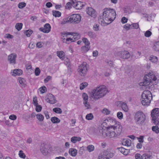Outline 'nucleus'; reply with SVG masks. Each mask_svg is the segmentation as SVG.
Returning <instances> with one entry per match:
<instances>
[{
  "label": "nucleus",
  "instance_id": "obj_1",
  "mask_svg": "<svg viewBox=\"0 0 159 159\" xmlns=\"http://www.w3.org/2000/svg\"><path fill=\"white\" fill-rule=\"evenodd\" d=\"M102 124L103 126H107L105 127L107 128V131H113L116 134L114 138L120 135L122 132V126L113 118H107L103 121Z\"/></svg>",
  "mask_w": 159,
  "mask_h": 159
},
{
  "label": "nucleus",
  "instance_id": "obj_2",
  "mask_svg": "<svg viewBox=\"0 0 159 159\" xmlns=\"http://www.w3.org/2000/svg\"><path fill=\"white\" fill-rule=\"evenodd\" d=\"M116 14L115 10L110 8H106L103 9L102 16H100V19H102L104 22L107 25L111 23L115 19Z\"/></svg>",
  "mask_w": 159,
  "mask_h": 159
},
{
  "label": "nucleus",
  "instance_id": "obj_3",
  "mask_svg": "<svg viewBox=\"0 0 159 159\" xmlns=\"http://www.w3.org/2000/svg\"><path fill=\"white\" fill-rule=\"evenodd\" d=\"M108 92L106 86L102 85L93 89L90 94V97L94 99H98L103 97Z\"/></svg>",
  "mask_w": 159,
  "mask_h": 159
},
{
  "label": "nucleus",
  "instance_id": "obj_4",
  "mask_svg": "<svg viewBox=\"0 0 159 159\" xmlns=\"http://www.w3.org/2000/svg\"><path fill=\"white\" fill-rule=\"evenodd\" d=\"M152 99L151 92L148 90H145L141 95V103L143 105L148 106L150 104Z\"/></svg>",
  "mask_w": 159,
  "mask_h": 159
},
{
  "label": "nucleus",
  "instance_id": "obj_5",
  "mask_svg": "<svg viewBox=\"0 0 159 159\" xmlns=\"http://www.w3.org/2000/svg\"><path fill=\"white\" fill-rule=\"evenodd\" d=\"M152 81H155V84H157L158 82L157 78L153 75L152 72H149L148 75H146L144 77V81L141 84L142 86H146L150 85ZM141 84L142 83H141Z\"/></svg>",
  "mask_w": 159,
  "mask_h": 159
},
{
  "label": "nucleus",
  "instance_id": "obj_6",
  "mask_svg": "<svg viewBox=\"0 0 159 159\" xmlns=\"http://www.w3.org/2000/svg\"><path fill=\"white\" fill-rule=\"evenodd\" d=\"M94 133L97 135H102L104 137H107L110 138H114L116 135L113 131H108L107 130L103 129L101 127L96 129L94 130Z\"/></svg>",
  "mask_w": 159,
  "mask_h": 159
},
{
  "label": "nucleus",
  "instance_id": "obj_7",
  "mask_svg": "<svg viewBox=\"0 0 159 159\" xmlns=\"http://www.w3.org/2000/svg\"><path fill=\"white\" fill-rule=\"evenodd\" d=\"M134 120L137 125H142L144 123L146 116L142 111H139L135 113Z\"/></svg>",
  "mask_w": 159,
  "mask_h": 159
},
{
  "label": "nucleus",
  "instance_id": "obj_8",
  "mask_svg": "<svg viewBox=\"0 0 159 159\" xmlns=\"http://www.w3.org/2000/svg\"><path fill=\"white\" fill-rule=\"evenodd\" d=\"M151 115L153 123L159 125V108L153 109L151 112Z\"/></svg>",
  "mask_w": 159,
  "mask_h": 159
},
{
  "label": "nucleus",
  "instance_id": "obj_9",
  "mask_svg": "<svg viewBox=\"0 0 159 159\" xmlns=\"http://www.w3.org/2000/svg\"><path fill=\"white\" fill-rule=\"evenodd\" d=\"M88 66L86 62H83L79 66L78 71L80 75L84 76L86 75L88 71Z\"/></svg>",
  "mask_w": 159,
  "mask_h": 159
},
{
  "label": "nucleus",
  "instance_id": "obj_10",
  "mask_svg": "<svg viewBox=\"0 0 159 159\" xmlns=\"http://www.w3.org/2000/svg\"><path fill=\"white\" fill-rule=\"evenodd\" d=\"M115 55L123 59H127L130 57V54L128 51L124 50L115 53Z\"/></svg>",
  "mask_w": 159,
  "mask_h": 159
},
{
  "label": "nucleus",
  "instance_id": "obj_11",
  "mask_svg": "<svg viewBox=\"0 0 159 159\" xmlns=\"http://www.w3.org/2000/svg\"><path fill=\"white\" fill-rule=\"evenodd\" d=\"M68 19V21L70 23L74 22L75 24H78L81 21V17L79 14H73L70 16Z\"/></svg>",
  "mask_w": 159,
  "mask_h": 159
},
{
  "label": "nucleus",
  "instance_id": "obj_12",
  "mask_svg": "<svg viewBox=\"0 0 159 159\" xmlns=\"http://www.w3.org/2000/svg\"><path fill=\"white\" fill-rule=\"evenodd\" d=\"M86 12L88 14L93 18H95L97 16L96 11L91 7H89L87 8Z\"/></svg>",
  "mask_w": 159,
  "mask_h": 159
},
{
  "label": "nucleus",
  "instance_id": "obj_13",
  "mask_svg": "<svg viewBox=\"0 0 159 159\" xmlns=\"http://www.w3.org/2000/svg\"><path fill=\"white\" fill-rule=\"evenodd\" d=\"M17 57L15 53H12L8 56V59L10 63L15 64H16V59Z\"/></svg>",
  "mask_w": 159,
  "mask_h": 159
},
{
  "label": "nucleus",
  "instance_id": "obj_14",
  "mask_svg": "<svg viewBox=\"0 0 159 159\" xmlns=\"http://www.w3.org/2000/svg\"><path fill=\"white\" fill-rule=\"evenodd\" d=\"M46 101L51 104H53L57 102L55 97L52 94H50L48 95V97L46 99Z\"/></svg>",
  "mask_w": 159,
  "mask_h": 159
},
{
  "label": "nucleus",
  "instance_id": "obj_15",
  "mask_svg": "<svg viewBox=\"0 0 159 159\" xmlns=\"http://www.w3.org/2000/svg\"><path fill=\"white\" fill-rule=\"evenodd\" d=\"M51 28V27L50 24L47 23L44 25V28H40L39 30L44 33H48L50 31Z\"/></svg>",
  "mask_w": 159,
  "mask_h": 159
},
{
  "label": "nucleus",
  "instance_id": "obj_16",
  "mask_svg": "<svg viewBox=\"0 0 159 159\" xmlns=\"http://www.w3.org/2000/svg\"><path fill=\"white\" fill-rule=\"evenodd\" d=\"M118 105L121 106L123 109L125 111L127 112L128 111V108L126 104L122 101H119L118 102Z\"/></svg>",
  "mask_w": 159,
  "mask_h": 159
},
{
  "label": "nucleus",
  "instance_id": "obj_17",
  "mask_svg": "<svg viewBox=\"0 0 159 159\" xmlns=\"http://www.w3.org/2000/svg\"><path fill=\"white\" fill-rule=\"evenodd\" d=\"M105 152L107 159H110L114 156V153L109 150L105 151Z\"/></svg>",
  "mask_w": 159,
  "mask_h": 159
},
{
  "label": "nucleus",
  "instance_id": "obj_18",
  "mask_svg": "<svg viewBox=\"0 0 159 159\" xmlns=\"http://www.w3.org/2000/svg\"><path fill=\"white\" fill-rule=\"evenodd\" d=\"M22 74V70L20 69H16L13 70V73L12 74V75L13 76H16V75H20Z\"/></svg>",
  "mask_w": 159,
  "mask_h": 159
},
{
  "label": "nucleus",
  "instance_id": "obj_19",
  "mask_svg": "<svg viewBox=\"0 0 159 159\" xmlns=\"http://www.w3.org/2000/svg\"><path fill=\"white\" fill-rule=\"evenodd\" d=\"M69 153L72 156H75L77 153V150L73 148H70L69 150Z\"/></svg>",
  "mask_w": 159,
  "mask_h": 159
},
{
  "label": "nucleus",
  "instance_id": "obj_20",
  "mask_svg": "<svg viewBox=\"0 0 159 159\" xmlns=\"http://www.w3.org/2000/svg\"><path fill=\"white\" fill-rule=\"evenodd\" d=\"M87 34L90 38L92 39H95L97 37V35L95 33L92 31H89Z\"/></svg>",
  "mask_w": 159,
  "mask_h": 159
},
{
  "label": "nucleus",
  "instance_id": "obj_21",
  "mask_svg": "<svg viewBox=\"0 0 159 159\" xmlns=\"http://www.w3.org/2000/svg\"><path fill=\"white\" fill-rule=\"evenodd\" d=\"M90 48V46H84L81 47V51L82 53H85L88 52Z\"/></svg>",
  "mask_w": 159,
  "mask_h": 159
},
{
  "label": "nucleus",
  "instance_id": "obj_22",
  "mask_svg": "<svg viewBox=\"0 0 159 159\" xmlns=\"http://www.w3.org/2000/svg\"><path fill=\"white\" fill-rule=\"evenodd\" d=\"M122 143L123 145L127 146H130L131 144V141L130 139H128L123 140Z\"/></svg>",
  "mask_w": 159,
  "mask_h": 159
},
{
  "label": "nucleus",
  "instance_id": "obj_23",
  "mask_svg": "<svg viewBox=\"0 0 159 159\" xmlns=\"http://www.w3.org/2000/svg\"><path fill=\"white\" fill-rule=\"evenodd\" d=\"M51 120L54 124H58L60 122V119L55 116L52 117L51 119Z\"/></svg>",
  "mask_w": 159,
  "mask_h": 159
},
{
  "label": "nucleus",
  "instance_id": "obj_24",
  "mask_svg": "<svg viewBox=\"0 0 159 159\" xmlns=\"http://www.w3.org/2000/svg\"><path fill=\"white\" fill-rule=\"evenodd\" d=\"M81 140V138L79 137L73 136L71 139V141L74 143L77 141H79Z\"/></svg>",
  "mask_w": 159,
  "mask_h": 159
},
{
  "label": "nucleus",
  "instance_id": "obj_25",
  "mask_svg": "<svg viewBox=\"0 0 159 159\" xmlns=\"http://www.w3.org/2000/svg\"><path fill=\"white\" fill-rule=\"evenodd\" d=\"M153 48L155 51H159V41L154 43Z\"/></svg>",
  "mask_w": 159,
  "mask_h": 159
},
{
  "label": "nucleus",
  "instance_id": "obj_26",
  "mask_svg": "<svg viewBox=\"0 0 159 159\" xmlns=\"http://www.w3.org/2000/svg\"><path fill=\"white\" fill-rule=\"evenodd\" d=\"M149 60L152 62H156L158 61V58L155 56L151 55L149 57Z\"/></svg>",
  "mask_w": 159,
  "mask_h": 159
},
{
  "label": "nucleus",
  "instance_id": "obj_27",
  "mask_svg": "<svg viewBox=\"0 0 159 159\" xmlns=\"http://www.w3.org/2000/svg\"><path fill=\"white\" fill-rule=\"evenodd\" d=\"M52 12L53 15L55 17H59L61 15V13L58 11H53Z\"/></svg>",
  "mask_w": 159,
  "mask_h": 159
},
{
  "label": "nucleus",
  "instance_id": "obj_28",
  "mask_svg": "<svg viewBox=\"0 0 159 159\" xmlns=\"http://www.w3.org/2000/svg\"><path fill=\"white\" fill-rule=\"evenodd\" d=\"M83 5L82 4L81 2H77V3L76 4L75 8L76 9H80L82 8V7Z\"/></svg>",
  "mask_w": 159,
  "mask_h": 159
},
{
  "label": "nucleus",
  "instance_id": "obj_29",
  "mask_svg": "<svg viewBox=\"0 0 159 159\" xmlns=\"http://www.w3.org/2000/svg\"><path fill=\"white\" fill-rule=\"evenodd\" d=\"M117 148L124 155H127V153L126 152L127 150L123 147H121L120 148Z\"/></svg>",
  "mask_w": 159,
  "mask_h": 159
},
{
  "label": "nucleus",
  "instance_id": "obj_30",
  "mask_svg": "<svg viewBox=\"0 0 159 159\" xmlns=\"http://www.w3.org/2000/svg\"><path fill=\"white\" fill-rule=\"evenodd\" d=\"M37 118L40 121H42L44 119V116L41 114H38L36 115Z\"/></svg>",
  "mask_w": 159,
  "mask_h": 159
},
{
  "label": "nucleus",
  "instance_id": "obj_31",
  "mask_svg": "<svg viewBox=\"0 0 159 159\" xmlns=\"http://www.w3.org/2000/svg\"><path fill=\"white\" fill-rule=\"evenodd\" d=\"M98 159H107L105 151L101 153L99 155Z\"/></svg>",
  "mask_w": 159,
  "mask_h": 159
},
{
  "label": "nucleus",
  "instance_id": "obj_32",
  "mask_svg": "<svg viewBox=\"0 0 159 159\" xmlns=\"http://www.w3.org/2000/svg\"><path fill=\"white\" fill-rule=\"evenodd\" d=\"M23 24L22 23H16L15 25L16 29L18 30H20L22 28Z\"/></svg>",
  "mask_w": 159,
  "mask_h": 159
},
{
  "label": "nucleus",
  "instance_id": "obj_33",
  "mask_svg": "<svg viewBox=\"0 0 159 159\" xmlns=\"http://www.w3.org/2000/svg\"><path fill=\"white\" fill-rule=\"evenodd\" d=\"M53 111L55 113L58 114H61L62 111L61 109L59 107H56L53 109Z\"/></svg>",
  "mask_w": 159,
  "mask_h": 159
},
{
  "label": "nucleus",
  "instance_id": "obj_34",
  "mask_svg": "<svg viewBox=\"0 0 159 159\" xmlns=\"http://www.w3.org/2000/svg\"><path fill=\"white\" fill-rule=\"evenodd\" d=\"M88 85V84L85 82L81 83L80 85V89L82 90L86 87Z\"/></svg>",
  "mask_w": 159,
  "mask_h": 159
},
{
  "label": "nucleus",
  "instance_id": "obj_35",
  "mask_svg": "<svg viewBox=\"0 0 159 159\" xmlns=\"http://www.w3.org/2000/svg\"><path fill=\"white\" fill-rule=\"evenodd\" d=\"M82 40L85 44V46H90V43L87 39L85 38H83Z\"/></svg>",
  "mask_w": 159,
  "mask_h": 159
},
{
  "label": "nucleus",
  "instance_id": "obj_36",
  "mask_svg": "<svg viewBox=\"0 0 159 159\" xmlns=\"http://www.w3.org/2000/svg\"><path fill=\"white\" fill-rule=\"evenodd\" d=\"M64 52L62 51H58L57 52V56L59 57L60 58H62L64 56Z\"/></svg>",
  "mask_w": 159,
  "mask_h": 159
},
{
  "label": "nucleus",
  "instance_id": "obj_37",
  "mask_svg": "<svg viewBox=\"0 0 159 159\" xmlns=\"http://www.w3.org/2000/svg\"><path fill=\"white\" fill-rule=\"evenodd\" d=\"M33 33V31L29 29L25 31V34L28 37H29Z\"/></svg>",
  "mask_w": 159,
  "mask_h": 159
},
{
  "label": "nucleus",
  "instance_id": "obj_38",
  "mask_svg": "<svg viewBox=\"0 0 159 159\" xmlns=\"http://www.w3.org/2000/svg\"><path fill=\"white\" fill-rule=\"evenodd\" d=\"M152 129L153 131L155 132L157 134L159 133V128L157 125L152 126Z\"/></svg>",
  "mask_w": 159,
  "mask_h": 159
},
{
  "label": "nucleus",
  "instance_id": "obj_39",
  "mask_svg": "<svg viewBox=\"0 0 159 159\" xmlns=\"http://www.w3.org/2000/svg\"><path fill=\"white\" fill-rule=\"evenodd\" d=\"M124 12L126 14H129L131 13V11L130 7H127L124 8Z\"/></svg>",
  "mask_w": 159,
  "mask_h": 159
},
{
  "label": "nucleus",
  "instance_id": "obj_40",
  "mask_svg": "<svg viewBox=\"0 0 159 159\" xmlns=\"http://www.w3.org/2000/svg\"><path fill=\"white\" fill-rule=\"evenodd\" d=\"M87 148L88 151L89 152H91L94 150V146L92 145H90L88 146Z\"/></svg>",
  "mask_w": 159,
  "mask_h": 159
},
{
  "label": "nucleus",
  "instance_id": "obj_41",
  "mask_svg": "<svg viewBox=\"0 0 159 159\" xmlns=\"http://www.w3.org/2000/svg\"><path fill=\"white\" fill-rule=\"evenodd\" d=\"M93 118V114L90 113L86 115V118L88 120H92Z\"/></svg>",
  "mask_w": 159,
  "mask_h": 159
},
{
  "label": "nucleus",
  "instance_id": "obj_42",
  "mask_svg": "<svg viewBox=\"0 0 159 159\" xmlns=\"http://www.w3.org/2000/svg\"><path fill=\"white\" fill-rule=\"evenodd\" d=\"M82 96L84 99V102H87L88 101V96L86 93H84L83 94Z\"/></svg>",
  "mask_w": 159,
  "mask_h": 159
},
{
  "label": "nucleus",
  "instance_id": "obj_43",
  "mask_svg": "<svg viewBox=\"0 0 159 159\" xmlns=\"http://www.w3.org/2000/svg\"><path fill=\"white\" fill-rule=\"evenodd\" d=\"M26 4L25 2H21L19 3L18 7L20 9L23 8L25 7Z\"/></svg>",
  "mask_w": 159,
  "mask_h": 159
},
{
  "label": "nucleus",
  "instance_id": "obj_44",
  "mask_svg": "<svg viewBox=\"0 0 159 159\" xmlns=\"http://www.w3.org/2000/svg\"><path fill=\"white\" fill-rule=\"evenodd\" d=\"M40 150L43 155H46L48 153L47 150L46 148H40Z\"/></svg>",
  "mask_w": 159,
  "mask_h": 159
},
{
  "label": "nucleus",
  "instance_id": "obj_45",
  "mask_svg": "<svg viewBox=\"0 0 159 159\" xmlns=\"http://www.w3.org/2000/svg\"><path fill=\"white\" fill-rule=\"evenodd\" d=\"M35 106L36 107L35 110L37 112H39L41 111L42 107L41 105L38 104Z\"/></svg>",
  "mask_w": 159,
  "mask_h": 159
},
{
  "label": "nucleus",
  "instance_id": "obj_46",
  "mask_svg": "<svg viewBox=\"0 0 159 159\" xmlns=\"http://www.w3.org/2000/svg\"><path fill=\"white\" fill-rule=\"evenodd\" d=\"M130 24H127L124 26V28L126 30H129L130 29H132V27Z\"/></svg>",
  "mask_w": 159,
  "mask_h": 159
},
{
  "label": "nucleus",
  "instance_id": "obj_47",
  "mask_svg": "<svg viewBox=\"0 0 159 159\" xmlns=\"http://www.w3.org/2000/svg\"><path fill=\"white\" fill-rule=\"evenodd\" d=\"M102 112L106 115H108L110 114V111L107 108H104L102 111Z\"/></svg>",
  "mask_w": 159,
  "mask_h": 159
},
{
  "label": "nucleus",
  "instance_id": "obj_48",
  "mask_svg": "<svg viewBox=\"0 0 159 159\" xmlns=\"http://www.w3.org/2000/svg\"><path fill=\"white\" fill-rule=\"evenodd\" d=\"M19 157L21 158H25V154L23 152L22 150H20L19 151Z\"/></svg>",
  "mask_w": 159,
  "mask_h": 159
},
{
  "label": "nucleus",
  "instance_id": "obj_49",
  "mask_svg": "<svg viewBox=\"0 0 159 159\" xmlns=\"http://www.w3.org/2000/svg\"><path fill=\"white\" fill-rule=\"evenodd\" d=\"M73 38L74 39H78L80 38V34L77 33H75V34H74Z\"/></svg>",
  "mask_w": 159,
  "mask_h": 159
},
{
  "label": "nucleus",
  "instance_id": "obj_50",
  "mask_svg": "<svg viewBox=\"0 0 159 159\" xmlns=\"http://www.w3.org/2000/svg\"><path fill=\"white\" fill-rule=\"evenodd\" d=\"M152 32L149 30L147 31L144 34V36L147 37H150L152 35Z\"/></svg>",
  "mask_w": 159,
  "mask_h": 159
},
{
  "label": "nucleus",
  "instance_id": "obj_51",
  "mask_svg": "<svg viewBox=\"0 0 159 159\" xmlns=\"http://www.w3.org/2000/svg\"><path fill=\"white\" fill-rule=\"evenodd\" d=\"M34 72L36 76L39 75L40 72V70L39 68L38 67L36 68Z\"/></svg>",
  "mask_w": 159,
  "mask_h": 159
},
{
  "label": "nucleus",
  "instance_id": "obj_52",
  "mask_svg": "<svg viewBox=\"0 0 159 159\" xmlns=\"http://www.w3.org/2000/svg\"><path fill=\"white\" fill-rule=\"evenodd\" d=\"M33 102L34 106L38 104L36 97H33Z\"/></svg>",
  "mask_w": 159,
  "mask_h": 159
},
{
  "label": "nucleus",
  "instance_id": "obj_53",
  "mask_svg": "<svg viewBox=\"0 0 159 159\" xmlns=\"http://www.w3.org/2000/svg\"><path fill=\"white\" fill-rule=\"evenodd\" d=\"M132 28L134 29H137L139 28V25L138 23H135L132 24L131 25Z\"/></svg>",
  "mask_w": 159,
  "mask_h": 159
},
{
  "label": "nucleus",
  "instance_id": "obj_54",
  "mask_svg": "<svg viewBox=\"0 0 159 159\" xmlns=\"http://www.w3.org/2000/svg\"><path fill=\"white\" fill-rule=\"evenodd\" d=\"M117 117L120 119H121L123 118V114L121 112H118L117 114Z\"/></svg>",
  "mask_w": 159,
  "mask_h": 159
},
{
  "label": "nucleus",
  "instance_id": "obj_55",
  "mask_svg": "<svg viewBox=\"0 0 159 159\" xmlns=\"http://www.w3.org/2000/svg\"><path fill=\"white\" fill-rule=\"evenodd\" d=\"M39 89L42 93H44L46 91V88L45 86L41 87Z\"/></svg>",
  "mask_w": 159,
  "mask_h": 159
},
{
  "label": "nucleus",
  "instance_id": "obj_56",
  "mask_svg": "<svg viewBox=\"0 0 159 159\" xmlns=\"http://www.w3.org/2000/svg\"><path fill=\"white\" fill-rule=\"evenodd\" d=\"M72 5L71 2H67L66 6L65 7L66 9H70L71 8Z\"/></svg>",
  "mask_w": 159,
  "mask_h": 159
},
{
  "label": "nucleus",
  "instance_id": "obj_57",
  "mask_svg": "<svg viewBox=\"0 0 159 159\" xmlns=\"http://www.w3.org/2000/svg\"><path fill=\"white\" fill-rule=\"evenodd\" d=\"M93 29L95 31H98L99 30V25L97 24L93 25Z\"/></svg>",
  "mask_w": 159,
  "mask_h": 159
},
{
  "label": "nucleus",
  "instance_id": "obj_58",
  "mask_svg": "<svg viewBox=\"0 0 159 159\" xmlns=\"http://www.w3.org/2000/svg\"><path fill=\"white\" fill-rule=\"evenodd\" d=\"M83 103L85 105V107L87 108V109H88L90 108V105L88 102H84Z\"/></svg>",
  "mask_w": 159,
  "mask_h": 159
},
{
  "label": "nucleus",
  "instance_id": "obj_59",
  "mask_svg": "<svg viewBox=\"0 0 159 159\" xmlns=\"http://www.w3.org/2000/svg\"><path fill=\"white\" fill-rule=\"evenodd\" d=\"M69 17H68L67 18H64L63 19L61 22V24H66V23L69 22Z\"/></svg>",
  "mask_w": 159,
  "mask_h": 159
},
{
  "label": "nucleus",
  "instance_id": "obj_60",
  "mask_svg": "<svg viewBox=\"0 0 159 159\" xmlns=\"http://www.w3.org/2000/svg\"><path fill=\"white\" fill-rule=\"evenodd\" d=\"M9 118L11 120H15L16 119L17 116L15 115H11L9 116Z\"/></svg>",
  "mask_w": 159,
  "mask_h": 159
},
{
  "label": "nucleus",
  "instance_id": "obj_61",
  "mask_svg": "<svg viewBox=\"0 0 159 159\" xmlns=\"http://www.w3.org/2000/svg\"><path fill=\"white\" fill-rule=\"evenodd\" d=\"M135 157L136 159H143L142 155L139 153H136L135 155Z\"/></svg>",
  "mask_w": 159,
  "mask_h": 159
},
{
  "label": "nucleus",
  "instance_id": "obj_62",
  "mask_svg": "<svg viewBox=\"0 0 159 159\" xmlns=\"http://www.w3.org/2000/svg\"><path fill=\"white\" fill-rule=\"evenodd\" d=\"M128 20V19L125 17H122L121 19V22L123 24L126 23Z\"/></svg>",
  "mask_w": 159,
  "mask_h": 159
},
{
  "label": "nucleus",
  "instance_id": "obj_63",
  "mask_svg": "<svg viewBox=\"0 0 159 159\" xmlns=\"http://www.w3.org/2000/svg\"><path fill=\"white\" fill-rule=\"evenodd\" d=\"M52 79V77L50 76H48L47 78L44 80V82L45 83H47Z\"/></svg>",
  "mask_w": 159,
  "mask_h": 159
},
{
  "label": "nucleus",
  "instance_id": "obj_64",
  "mask_svg": "<svg viewBox=\"0 0 159 159\" xmlns=\"http://www.w3.org/2000/svg\"><path fill=\"white\" fill-rule=\"evenodd\" d=\"M44 114L45 115V117L47 119H48L50 118V116L48 114V111H46L44 112Z\"/></svg>",
  "mask_w": 159,
  "mask_h": 159
}]
</instances>
